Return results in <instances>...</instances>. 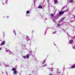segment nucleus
<instances>
[{"label": "nucleus", "mask_w": 75, "mask_h": 75, "mask_svg": "<svg viewBox=\"0 0 75 75\" xmlns=\"http://www.w3.org/2000/svg\"><path fill=\"white\" fill-rule=\"evenodd\" d=\"M39 8H42V7L41 5L39 6Z\"/></svg>", "instance_id": "nucleus-10"}, {"label": "nucleus", "mask_w": 75, "mask_h": 75, "mask_svg": "<svg viewBox=\"0 0 75 75\" xmlns=\"http://www.w3.org/2000/svg\"><path fill=\"white\" fill-rule=\"evenodd\" d=\"M26 40H27V41L29 40V38H28V37L27 36L26 37Z\"/></svg>", "instance_id": "nucleus-11"}, {"label": "nucleus", "mask_w": 75, "mask_h": 75, "mask_svg": "<svg viewBox=\"0 0 75 75\" xmlns=\"http://www.w3.org/2000/svg\"><path fill=\"white\" fill-rule=\"evenodd\" d=\"M7 1H6V4H7Z\"/></svg>", "instance_id": "nucleus-30"}, {"label": "nucleus", "mask_w": 75, "mask_h": 75, "mask_svg": "<svg viewBox=\"0 0 75 75\" xmlns=\"http://www.w3.org/2000/svg\"><path fill=\"white\" fill-rule=\"evenodd\" d=\"M23 58H26V56H23Z\"/></svg>", "instance_id": "nucleus-15"}, {"label": "nucleus", "mask_w": 75, "mask_h": 75, "mask_svg": "<svg viewBox=\"0 0 75 75\" xmlns=\"http://www.w3.org/2000/svg\"><path fill=\"white\" fill-rule=\"evenodd\" d=\"M29 57H30V54H27L26 57L27 58H29Z\"/></svg>", "instance_id": "nucleus-9"}, {"label": "nucleus", "mask_w": 75, "mask_h": 75, "mask_svg": "<svg viewBox=\"0 0 75 75\" xmlns=\"http://www.w3.org/2000/svg\"><path fill=\"white\" fill-rule=\"evenodd\" d=\"M47 64H45V65H43V67H45V66H47Z\"/></svg>", "instance_id": "nucleus-18"}, {"label": "nucleus", "mask_w": 75, "mask_h": 75, "mask_svg": "<svg viewBox=\"0 0 75 75\" xmlns=\"http://www.w3.org/2000/svg\"><path fill=\"white\" fill-rule=\"evenodd\" d=\"M33 31V32H34V31Z\"/></svg>", "instance_id": "nucleus-32"}, {"label": "nucleus", "mask_w": 75, "mask_h": 75, "mask_svg": "<svg viewBox=\"0 0 75 75\" xmlns=\"http://www.w3.org/2000/svg\"><path fill=\"white\" fill-rule=\"evenodd\" d=\"M5 44V41H3L1 43V45H4Z\"/></svg>", "instance_id": "nucleus-4"}, {"label": "nucleus", "mask_w": 75, "mask_h": 75, "mask_svg": "<svg viewBox=\"0 0 75 75\" xmlns=\"http://www.w3.org/2000/svg\"><path fill=\"white\" fill-rule=\"evenodd\" d=\"M73 2V0H70V3H72Z\"/></svg>", "instance_id": "nucleus-12"}, {"label": "nucleus", "mask_w": 75, "mask_h": 75, "mask_svg": "<svg viewBox=\"0 0 75 75\" xmlns=\"http://www.w3.org/2000/svg\"><path fill=\"white\" fill-rule=\"evenodd\" d=\"M13 32L14 33V34L16 35V32H15V30H13Z\"/></svg>", "instance_id": "nucleus-21"}, {"label": "nucleus", "mask_w": 75, "mask_h": 75, "mask_svg": "<svg viewBox=\"0 0 75 75\" xmlns=\"http://www.w3.org/2000/svg\"><path fill=\"white\" fill-rule=\"evenodd\" d=\"M50 71H53V69H52V68H51L50 69Z\"/></svg>", "instance_id": "nucleus-14"}, {"label": "nucleus", "mask_w": 75, "mask_h": 75, "mask_svg": "<svg viewBox=\"0 0 75 75\" xmlns=\"http://www.w3.org/2000/svg\"><path fill=\"white\" fill-rule=\"evenodd\" d=\"M9 16H7V17H8H8Z\"/></svg>", "instance_id": "nucleus-29"}, {"label": "nucleus", "mask_w": 75, "mask_h": 75, "mask_svg": "<svg viewBox=\"0 0 75 75\" xmlns=\"http://www.w3.org/2000/svg\"><path fill=\"white\" fill-rule=\"evenodd\" d=\"M64 7H63L62 8V10H63V9H64Z\"/></svg>", "instance_id": "nucleus-19"}, {"label": "nucleus", "mask_w": 75, "mask_h": 75, "mask_svg": "<svg viewBox=\"0 0 75 75\" xmlns=\"http://www.w3.org/2000/svg\"><path fill=\"white\" fill-rule=\"evenodd\" d=\"M6 67H8V66H7V65H6L5 66Z\"/></svg>", "instance_id": "nucleus-24"}, {"label": "nucleus", "mask_w": 75, "mask_h": 75, "mask_svg": "<svg viewBox=\"0 0 75 75\" xmlns=\"http://www.w3.org/2000/svg\"><path fill=\"white\" fill-rule=\"evenodd\" d=\"M49 75H52V74H49Z\"/></svg>", "instance_id": "nucleus-22"}, {"label": "nucleus", "mask_w": 75, "mask_h": 75, "mask_svg": "<svg viewBox=\"0 0 75 75\" xmlns=\"http://www.w3.org/2000/svg\"><path fill=\"white\" fill-rule=\"evenodd\" d=\"M59 74H60L61 73V72H59Z\"/></svg>", "instance_id": "nucleus-27"}, {"label": "nucleus", "mask_w": 75, "mask_h": 75, "mask_svg": "<svg viewBox=\"0 0 75 75\" xmlns=\"http://www.w3.org/2000/svg\"><path fill=\"white\" fill-rule=\"evenodd\" d=\"M9 52H11V51H9Z\"/></svg>", "instance_id": "nucleus-31"}, {"label": "nucleus", "mask_w": 75, "mask_h": 75, "mask_svg": "<svg viewBox=\"0 0 75 75\" xmlns=\"http://www.w3.org/2000/svg\"><path fill=\"white\" fill-rule=\"evenodd\" d=\"M72 42H73V40H70L69 42V44H72Z\"/></svg>", "instance_id": "nucleus-5"}, {"label": "nucleus", "mask_w": 75, "mask_h": 75, "mask_svg": "<svg viewBox=\"0 0 75 75\" xmlns=\"http://www.w3.org/2000/svg\"><path fill=\"white\" fill-rule=\"evenodd\" d=\"M57 26H59V24H57Z\"/></svg>", "instance_id": "nucleus-20"}, {"label": "nucleus", "mask_w": 75, "mask_h": 75, "mask_svg": "<svg viewBox=\"0 0 75 75\" xmlns=\"http://www.w3.org/2000/svg\"><path fill=\"white\" fill-rule=\"evenodd\" d=\"M54 3L56 4L58 3V0H54Z\"/></svg>", "instance_id": "nucleus-6"}, {"label": "nucleus", "mask_w": 75, "mask_h": 75, "mask_svg": "<svg viewBox=\"0 0 75 75\" xmlns=\"http://www.w3.org/2000/svg\"><path fill=\"white\" fill-rule=\"evenodd\" d=\"M12 71H13V74L14 75H17V71H16V69H15V68H13L12 69Z\"/></svg>", "instance_id": "nucleus-1"}, {"label": "nucleus", "mask_w": 75, "mask_h": 75, "mask_svg": "<svg viewBox=\"0 0 75 75\" xmlns=\"http://www.w3.org/2000/svg\"><path fill=\"white\" fill-rule=\"evenodd\" d=\"M75 68V65H74L71 66V68Z\"/></svg>", "instance_id": "nucleus-8"}, {"label": "nucleus", "mask_w": 75, "mask_h": 75, "mask_svg": "<svg viewBox=\"0 0 75 75\" xmlns=\"http://www.w3.org/2000/svg\"><path fill=\"white\" fill-rule=\"evenodd\" d=\"M73 48L74 49H75V45H74V46H73Z\"/></svg>", "instance_id": "nucleus-16"}, {"label": "nucleus", "mask_w": 75, "mask_h": 75, "mask_svg": "<svg viewBox=\"0 0 75 75\" xmlns=\"http://www.w3.org/2000/svg\"><path fill=\"white\" fill-rule=\"evenodd\" d=\"M55 33H56V31H55L54 33H53V34H55Z\"/></svg>", "instance_id": "nucleus-23"}, {"label": "nucleus", "mask_w": 75, "mask_h": 75, "mask_svg": "<svg viewBox=\"0 0 75 75\" xmlns=\"http://www.w3.org/2000/svg\"><path fill=\"white\" fill-rule=\"evenodd\" d=\"M69 11V9H67V10H64V11H64V12H67V11Z\"/></svg>", "instance_id": "nucleus-7"}, {"label": "nucleus", "mask_w": 75, "mask_h": 75, "mask_svg": "<svg viewBox=\"0 0 75 75\" xmlns=\"http://www.w3.org/2000/svg\"><path fill=\"white\" fill-rule=\"evenodd\" d=\"M51 16L52 17H53V14H51Z\"/></svg>", "instance_id": "nucleus-17"}, {"label": "nucleus", "mask_w": 75, "mask_h": 75, "mask_svg": "<svg viewBox=\"0 0 75 75\" xmlns=\"http://www.w3.org/2000/svg\"><path fill=\"white\" fill-rule=\"evenodd\" d=\"M6 52H8V51H7V50H6Z\"/></svg>", "instance_id": "nucleus-25"}, {"label": "nucleus", "mask_w": 75, "mask_h": 75, "mask_svg": "<svg viewBox=\"0 0 75 75\" xmlns=\"http://www.w3.org/2000/svg\"><path fill=\"white\" fill-rule=\"evenodd\" d=\"M44 63H45V62H43V64H44Z\"/></svg>", "instance_id": "nucleus-26"}, {"label": "nucleus", "mask_w": 75, "mask_h": 75, "mask_svg": "<svg viewBox=\"0 0 75 75\" xmlns=\"http://www.w3.org/2000/svg\"><path fill=\"white\" fill-rule=\"evenodd\" d=\"M3 4H4H4L3 3Z\"/></svg>", "instance_id": "nucleus-28"}, {"label": "nucleus", "mask_w": 75, "mask_h": 75, "mask_svg": "<svg viewBox=\"0 0 75 75\" xmlns=\"http://www.w3.org/2000/svg\"><path fill=\"white\" fill-rule=\"evenodd\" d=\"M0 50H1V49H0Z\"/></svg>", "instance_id": "nucleus-34"}, {"label": "nucleus", "mask_w": 75, "mask_h": 75, "mask_svg": "<svg viewBox=\"0 0 75 75\" xmlns=\"http://www.w3.org/2000/svg\"><path fill=\"white\" fill-rule=\"evenodd\" d=\"M64 14V11H61L59 12V15H62V14Z\"/></svg>", "instance_id": "nucleus-2"}, {"label": "nucleus", "mask_w": 75, "mask_h": 75, "mask_svg": "<svg viewBox=\"0 0 75 75\" xmlns=\"http://www.w3.org/2000/svg\"><path fill=\"white\" fill-rule=\"evenodd\" d=\"M7 1H8V0H7Z\"/></svg>", "instance_id": "nucleus-33"}, {"label": "nucleus", "mask_w": 75, "mask_h": 75, "mask_svg": "<svg viewBox=\"0 0 75 75\" xmlns=\"http://www.w3.org/2000/svg\"><path fill=\"white\" fill-rule=\"evenodd\" d=\"M30 13V11H26V13H27V14H28V13Z\"/></svg>", "instance_id": "nucleus-13"}, {"label": "nucleus", "mask_w": 75, "mask_h": 75, "mask_svg": "<svg viewBox=\"0 0 75 75\" xmlns=\"http://www.w3.org/2000/svg\"><path fill=\"white\" fill-rule=\"evenodd\" d=\"M64 19H65V18L64 17H63L62 18V19L60 20L59 21V23H61V21H63L64 20Z\"/></svg>", "instance_id": "nucleus-3"}]
</instances>
